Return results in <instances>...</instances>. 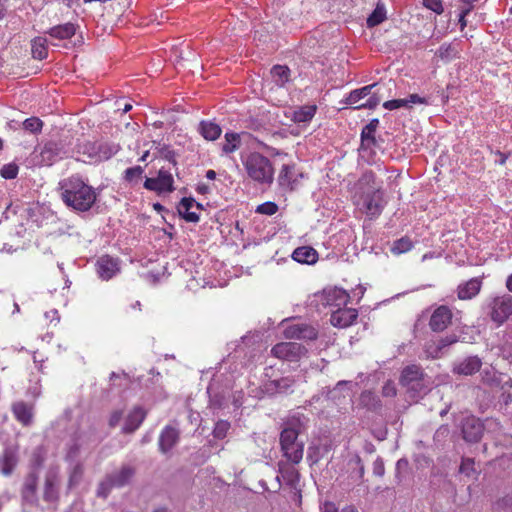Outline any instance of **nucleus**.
<instances>
[{
	"mask_svg": "<svg viewBox=\"0 0 512 512\" xmlns=\"http://www.w3.org/2000/svg\"><path fill=\"white\" fill-rule=\"evenodd\" d=\"M295 174V164H284L281 167V170L278 175V181L280 186L286 187L289 189H293V184L295 182L294 179Z\"/></svg>",
	"mask_w": 512,
	"mask_h": 512,
	"instance_id": "nucleus-29",
	"label": "nucleus"
},
{
	"mask_svg": "<svg viewBox=\"0 0 512 512\" xmlns=\"http://www.w3.org/2000/svg\"><path fill=\"white\" fill-rule=\"evenodd\" d=\"M299 431L287 427L280 433V446L283 456L293 464H299L303 459L304 443L298 441Z\"/></svg>",
	"mask_w": 512,
	"mask_h": 512,
	"instance_id": "nucleus-4",
	"label": "nucleus"
},
{
	"mask_svg": "<svg viewBox=\"0 0 512 512\" xmlns=\"http://www.w3.org/2000/svg\"><path fill=\"white\" fill-rule=\"evenodd\" d=\"M82 475H83L82 465H80V464L75 465V467L73 468V470L70 474V479H69L70 486L77 484L80 481Z\"/></svg>",
	"mask_w": 512,
	"mask_h": 512,
	"instance_id": "nucleus-48",
	"label": "nucleus"
},
{
	"mask_svg": "<svg viewBox=\"0 0 512 512\" xmlns=\"http://www.w3.org/2000/svg\"><path fill=\"white\" fill-rule=\"evenodd\" d=\"M341 512H358L357 509L352 506V505H349V506H346L344 507Z\"/></svg>",
	"mask_w": 512,
	"mask_h": 512,
	"instance_id": "nucleus-59",
	"label": "nucleus"
},
{
	"mask_svg": "<svg viewBox=\"0 0 512 512\" xmlns=\"http://www.w3.org/2000/svg\"><path fill=\"white\" fill-rule=\"evenodd\" d=\"M376 86V84H371L364 86L360 89L353 90L349 93L346 98L345 103L348 105H355L354 109H374L380 103V97L376 94H372L368 100L364 103H359L361 99L371 94L372 89Z\"/></svg>",
	"mask_w": 512,
	"mask_h": 512,
	"instance_id": "nucleus-9",
	"label": "nucleus"
},
{
	"mask_svg": "<svg viewBox=\"0 0 512 512\" xmlns=\"http://www.w3.org/2000/svg\"><path fill=\"white\" fill-rule=\"evenodd\" d=\"M96 272L98 276L108 281L120 272V260L110 255H102L96 261Z\"/></svg>",
	"mask_w": 512,
	"mask_h": 512,
	"instance_id": "nucleus-12",
	"label": "nucleus"
},
{
	"mask_svg": "<svg viewBox=\"0 0 512 512\" xmlns=\"http://www.w3.org/2000/svg\"><path fill=\"white\" fill-rule=\"evenodd\" d=\"M292 258L302 264H313L318 259V253L310 246H301L293 251Z\"/></svg>",
	"mask_w": 512,
	"mask_h": 512,
	"instance_id": "nucleus-27",
	"label": "nucleus"
},
{
	"mask_svg": "<svg viewBox=\"0 0 512 512\" xmlns=\"http://www.w3.org/2000/svg\"><path fill=\"white\" fill-rule=\"evenodd\" d=\"M61 189L64 203L74 210L86 212L96 201L94 189L77 176L65 179L61 183Z\"/></svg>",
	"mask_w": 512,
	"mask_h": 512,
	"instance_id": "nucleus-2",
	"label": "nucleus"
},
{
	"mask_svg": "<svg viewBox=\"0 0 512 512\" xmlns=\"http://www.w3.org/2000/svg\"><path fill=\"white\" fill-rule=\"evenodd\" d=\"M506 288L509 292H512V273L506 279Z\"/></svg>",
	"mask_w": 512,
	"mask_h": 512,
	"instance_id": "nucleus-58",
	"label": "nucleus"
},
{
	"mask_svg": "<svg viewBox=\"0 0 512 512\" xmlns=\"http://www.w3.org/2000/svg\"><path fill=\"white\" fill-rule=\"evenodd\" d=\"M317 107L315 105H306L293 112L292 120L296 123H307L315 116Z\"/></svg>",
	"mask_w": 512,
	"mask_h": 512,
	"instance_id": "nucleus-31",
	"label": "nucleus"
},
{
	"mask_svg": "<svg viewBox=\"0 0 512 512\" xmlns=\"http://www.w3.org/2000/svg\"><path fill=\"white\" fill-rule=\"evenodd\" d=\"M413 242L407 236H404L396 241H394L391 247V253L394 255H400L406 252H409L413 248Z\"/></svg>",
	"mask_w": 512,
	"mask_h": 512,
	"instance_id": "nucleus-38",
	"label": "nucleus"
},
{
	"mask_svg": "<svg viewBox=\"0 0 512 512\" xmlns=\"http://www.w3.org/2000/svg\"><path fill=\"white\" fill-rule=\"evenodd\" d=\"M179 440V432L176 428L166 426L159 436V449L163 453L170 451Z\"/></svg>",
	"mask_w": 512,
	"mask_h": 512,
	"instance_id": "nucleus-23",
	"label": "nucleus"
},
{
	"mask_svg": "<svg viewBox=\"0 0 512 512\" xmlns=\"http://www.w3.org/2000/svg\"><path fill=\"white\" fill-rule=\"evenodd\" d=\"M357 317L358 311L354 308H338L332 312L330 323L337 328H346L351 326Z\"/></svg>",
	"mask_w": 512,
	"mask_h": 512,
	"instance_id": "nucleus-16",
	"label": "nucleus"
},
{
	"mask_svg": "<svg viewBox=\"0 0 512 512\" xmlns=\"http://www.w3.org/2000/svg\"><path fill=\"white\" fill-rule=\"evenodd\" d=\"M482 288V279L471 278L457 287V297L460 300H470L476 297Z\"/></svg>",
	"mask_w": 512,
	"mask_h": 512,
	"instance_id": "nucleus-20",
	"label": "nucleus"
},
{
	"mask_svg": "<svg viewBox=\"0 0 512 512\" xmlns=\"http://www.w3.org/2000/svg\"><path fill=\"white\" fill-rule=\"evenodd\" d=\"M12 413L16 420L24 426H28L32 420V411L30 407L23 401L12 404Z\"/></svg>",
	"mask_w": 512,
	"mask_h": 512,
	"instance_id": "nucleus-28",
	"label": "nucleus"
},
{
	"mask_svg": "<svg viewBox=\"0 0 512 512\" xmlns=\"http://www.w3.org/2000/svg\"><path fill=\"white\" fill-rule=\"evenodd\" d=\"M323 301L326 306L340 308L346 306L350 301V295L342 288L334 287L323 291Z\"/></svg>",
	"mask_w": 512,
	"mask_h": 512,
	"instance_id": "nucleus-17",
	"label": "nucleus"
},
{
	"mask_svg": "<svg viewBox=\"0 0 512 512\" xmlns=\"http://www.w3.org/2000/svg\"><path fill=\"white\" fill-rule=\"evenodd\" d=\"M457 53L458 51L454 45L444 43L438 48L436 55L444 61H449L456 58Z\"/></svg>",
	"mask_w": 512,
	"mask_h": 512,
	"instance_id": "nucleus-39",
	"label": "nucleus"
},
{
	"mask_svg": "<svg viewBox=\"0 0 512 512\" xmlns=\"http://www.w3.org/2000/svg\"><path fill=\"white\" fill-rule=\"evenodd\" d=\"M459 470L462 474H465L468 477H473L474 475L477 474L475 469V462L471 458L462 459Z\"/></svg>",
	"mask_w": 512,
	"mask_h": 512,
	"instance_id": "nucleus-42",
	"label": "nucleus"
},
{
	"mask_svg": "<svg viewBox=\"0 0 512 512\" xmlns=\"http://www.w3.org/2000/svg\"><path fill=\"white\" fill-rule=\"evenodd\" d=\"M256 213L272 216L278 211V205L268 201L257 206Z\"/></svg>",
	"mask_w": 512,
	"mask_h": 512,
	"instance_id": "nucleus-44",
	"label": "nucleus"
},
{
	"mask_svg": "<svg viewBox=\"0 0 512 512\" xmlns=\"http://www.w3.org/2000/svg\"><path fill=\"white\" fill-rule=\"evenodd\" d=\"M483 430V424L479 419L474 417L465 419L462 425L463 437L468 442L479 441L482 437Z\"/></svg>",
	"mask_w": 512,
	"mask_h": 512,
	"instance_id": "nucleus-19",
	"label": "nucleus"
},
{
	"mask_svg": "<svg viewBox=\"0 0 512 512\" xmlns=\"http://www.w3.org/2000/svg\"><path fill=\"white\" fill-rule=\"evenodd\" d=\"M18 169L19 168L15 163L5 164L0 170V175L4 179H8V180L15 179L18 174Z\"/></svg>",
	"mask_w": 512,
	"mask_h": 512,
	"instance_id": "nucleus-45",
	"label": "nucleus"
},
{
	"mask_svg": "<svg viewBox=\"0 0 512 512\" xmlns=\"http://www.w3.org/2000/svg\"><path fill=\"white\" fill-rule=\"evenodd\" d=\"M121 419H122V412H120V411L113 412L110 417V420H109L110 426L115 427L116 425H118V423L120 422Z\"/></svg>",
	"mask_w": 512,
	"mask_h": 512,
	"instance_id": "nucleus-53",
	"label": "nucleus"
},
{
	"mask_svg": "<svg viewBox=\"0 0 512 512\" xmlns=\"http://www.w3.org/2000/svg\"><path fill=\"white\" fill-rule=\"evenodd\" d=\"M307 353V348L297 342H279L271 348L273 357L287 362H299Z\"/></svg>",
	"mask_w": 512,
	"mask_h": 512,
	"instance_id": "nucleus-7",
	"label": "nucleus"
},
{
	"mask_svg": "<svg viewBox=\"0 0 512 512\" xmlns=\"http://www.w3.org/2000/svg\"><path fill=\"white\" fill-rule=\"evenodd\" d=\"M173 183L174 180L171 173L164 169H160L157 177L146 178L144 187L147 190L155 191L158 193L171 192L174 189Z\"/></svg>",
	"mask_w": 512,
	"mask_h": 512,
	"instance_id": "nucleus-13",
	"label": "nucleus"
},
{
	"mask_svg": "<svg viewBox=\"0 0 512 512\" xmlns=\"http://www.w3.org/2000/svg\"><path fill=\"white\" fill-rule=\"evenodd\" d=\"M18 464V448L8 446L0 455V473L10 476Z\"/></svg>",
	"mask_w": 512,
	"mask_h": 512,
	"instance_id": "nucleus-18",
	"label": "nucleus"
},
{
	"mask_svg": "<svg viewBox=\"0 0 512 512\" xmlns=\"http://www.w3.org/2000/svg\"><path fill=\"white\" fill-rule=\"evenodd\" d=\"M360 402L370 410H378L382 403L379 397L372 391H363L360 395Z\"/></svg>",
	"mask_w": 512,
	"mask_h": 512,
	"instance_id": "nucleus-35",
	"label": "nucleus"
},
{
	"mask_svg": "<svg viewBox=\"0 0 512 512\" xmlns=\"http://www.w3.org/2000/svg\"><path fill=\"white\" fill-rule=\"evenodd\" d=\"M225 143L222 146V151L225 154L235 152L241 145V134L236 132H226L224 135Z\"/></svg>",
	"mask_w": 512,
	"mask_h": 512,
	"instance_id": "nucleus-33",
	"label": "nucleus"
},
{
	"mask_svg": "<svg viewBox=\"0 0 512 512\" xmlns=\"http://www.w3.org/2000/svg\"><path fill=\"white\" fill-rule=\"evenodd\" d=\"M23 127L25 130L32 132V117L24 120Z\"/></svg>",
	"mask_w": 512,
	"mask_h": 512,
	"instance_id": "nucleus-57",
	"label": "nucleus"
},
{
	"mask_svg": "<svg viewBox=\"0 0 512 512\" xmlns=\"http://www.w3.org/2000/svg\"><path fill=\"white\" fill-rule=\"evenodd\" d=\"M321 512H338V508L333 502H325L321 507Z\"/></svg>",
	"mask_w": 512,
	"mask_h": 512,
	"instance_id": "nucleus-54",
	"label": "nucleus"
},
{
	"mask_svg": "<svg viewBox=\"0 0 512 512\" xmlns=\"http://www.w3.org/2000/svg\"><path fill=\"white\" fill-rule=\"evenodd\" d=\"M458 341L457 336L449 335L438 340H429L424 345V353L427 358L438 359L442 357L443 350Z\"/></svg>",
	"mask_w": 512,
	"mask_h": 512,
	"instance_id": "nucleus-14",
	"label": "nucleus"
},
{
	"mask_svg": "<svg viewBox=\"0 0 512 512\" xmlns=\"http://www.w3.org/2000/svg\"><path fill=\"white\" fill-rule=\"evenodd\" d=\"M144 170L141 166H134L127 168L124 172V179L125 181L132 183L134 181H137L141 178Z\"/></svg>",
	"mask_w": 512,
	"mask_h": 512,
	"instance_id": "nucleus-41",
	"label": "nucleus"
},
{
	"mask_svg": "<svg viewBox=\"0 0 512 512\" xmlns=\"http://www.w3.org/2000/svg\"><path fill=\"white\" fill-rule=\"evenodd\" d=\"M495 154L499 157V160L497 161V163L501 166L505 165L506 164V161L507 159L509 158L510 154L509 153H503L499 150H497L495 152Z\"/></svg>",
	"mask_w": 512,
	"mask_h": 512,
	"instance_id": "nucleus-55",
	"label": "nucleus"
},
{
	"mask_svg": "<svg viewBox=\"0 0 512 512\" xmlns=\"http://www.w3.org/2000/svg\"><path fill=\"white\" fill-rule=\"evenodd\" d=\"M32 497V473H29L22 489V499L25 503H30Z\"/></svg>",
	"mask_w": 512,
	"mask_h": 512,
	"instance_id": "nucleus-46",
	"label": "nucleus"
},
{
	"mask_svg": "<svg viewBox=\"0 0 512 512\" xmlns=\"http://www.w3.org/2000/svg\"><path fill=\"white\" fill-rule=\"evenodd\" d=\"M386 20V10L383 4L377 3L374 11L367 18V26L369 28L375 27Z\"/></svg>",
	"mask_w": 512,
	"mask_h": 512,
	"instance_id": "nucleus-36",
	"label": "nucleus"
},
{
	"mask_svg": "<svg viewBox=\"0 0 512 512\" xmlns=\"http://www.w3.org/2000/svg\"><path fill=\"white\" fill-rule=\"evenodd\" d=\"M55 490H54V484L51 480L46 481V491H45V497L47 499H54L55 498Z\"/></svg>",
	"mask_w": 512,
	"mask_h": 512,
	"instance_id": "nucleus-52",
	"label": "nucleus"
},
{
	"mask_svg": "<svg viewBox=\"0 0 512 512\" xmlns=\"http://www.w3.org/2000/svg\"><path fill=\"white\" fill-rule=\"evenodd\" d=\"M145 418L146 411H144L141 407L133 408L125 420L123 431L125 433L134 432L140 427Z\"/></svg>",
	"mask_w": 512,
	"mask_h": 512,
	"instance_id": "nucleus-24",
	"label": "nucleus"
},
{
	"mask_svg": "<svg viewBox=\"0 0 512 512\" xmlns=\"http://www.w3.org/2000/svg\"><path fill=\"white\" fill-rule=\"evenodd\" d=\"M295 384V379L290 376L281 377L275 380H268L264 383V390L268 394L288 393Z\"/></svg>",
	"mask_w": 512,
	"mask_h": 512,
	"instance_id": "nucleus-21",
	"label": "nucleus"
},
{
	"mask_svg": "<svg viewBox=\"0 0 512 512\" xmlns=\"http://www.w3.org/2000/svg\"><path fill=\"white\" fill-rule=\"evenodd\" d=\"M488 308L490 319L500 326L512 316V296L505 294L493 297L489 300Z\"/></svg>",
	"mask_w": 512,
	"mask_h": 512,
	"instance_id": "nucleus-6",
	"label": "nucleus"
},
{
	"mask_svg": "<svg viewBox=\"0 0 512 512\" xmlns=\"http://www.w3.org/2000/svg\"><path fill=\"white\" fill-rule=\"evenodd\" d=\"M385 472L384 463L382 459L378 458L373 463V473L376 476H383Z\"/></svg>",
	"mask_w": 512,
	"mask_h": 512,
	"instance_id": "nucleus-51",
	"label": "nucleus"
},
{
	"mask_svg": "<svg viewBox=\"0 0 512 512\" xmlns=\"http://www.w3.org/2000/svg\"><path fill=\"white\" fill-rule=\"evenodd\" d=\"M270 73L278 86H284L290 79V69L285 65L273 66Z\"/></svg>",
	"mask_w": 512,
	"mask_h": 512,
	"instance_id": "nucleus-34",
	"label": "nucleus"
},
{
	"mask_svg": "<svg viewBox=\"0 0 512 512\" xmlns=\"http://www.w3.org/2000/svg\"><path fill=\"white\" fill-rule=\"evenodd\" d=\"M411 104H428L426 98L417 94H411L407 99H393L383 103V107L387 110H395L403 107H411Z\"/></svg>",
	"mask_w": 512,
	"mask_h": 512,
	"instance_id": "nucleus-25",
	"label": "nucleus"
},
{
	"mask_svg": "<svg viewBox=\"0 0 512 512\" xmlns=\"http://www.w3.org/2000/svg\"><path fill=\"white\" fill-rule=\"evenodd\" d=\"M42 127L43 122L39 118L34 117V133L41 131Z\"/></svg>",
	"mask_w": 512,
	"mask_h": 512,
	"instance_id": "nucleus-56",
	"label": "nucleus"
},
{
	"mask_svg": "<svg viewBox=\"0 0 512 512\" xmlns=\"http://www.w3.org/2000/svg\"><path fill=\"white\" fill-rule=\"evenodd\" d=\"M230 429V423L225 420H220L215 424L213 429V436L218 439L226 437L228 430Z\"/></svg>",
	"mask_w": 512,
	"mask_h": 512,
	"instance_id": "nucleus-43",
	"label": "nucleus"
},
{
	"mask_svg": "<svg viewBox=\"0 0 512 512\" xmlns=\"http://www.w3.org/2000/svg\"><path fill=\"white\" fill-rule=\"evenodd\" d=\"M198 132L205 140L214 141L220 137L222 129L215 122L202 120L198 125Z\"/></svg>",
	"mask_w": 512,
	"mask_h": 512,
	"instance_id": "nucleus-26",
	"label": "nucleus"
},
{
	"mask_svg": "<svg viewBox=\"0 0 512 512\" xmlns=\"http://www.w3.org/2000/svg\"><path fill=\"white\" fill-rule=\"evenodd\" d=\"M57 156H58V154L56 151V146L51 143L47 144V145H45V147L42 149V151L40 153V158H41L40 163L42 165L50 166L54 163V161H56Z\"/></svg>",
	"mask_w": 512,
	"mask_h": 512,
	"instance_id": "nucleus-37",
	"label": "nucleus"
},
{
	"mask_svg": "<svg viewBox=\"0 0 512 512\" xmlns=\"http://www.w3.org/2000/svg\"><path fill=\"white\" fill-rule=\"evenodd\" d=\"M482 361L477 356H470L454 366L453 372L458 375L470 376L480 370Z\"/></svg>",
	"mask_w": 512,
	"mask_h": 512,
	"instance_id": "nucleus-22",
	"label": "nucleus"
},
{
	"mask_svg": "<svg viewBox=\"0 0 512 512\" xmlns=\"http://www.w3.org/2000/svg\"><path fill=\"white\" fill-rule=\"evenodd\" d=\"M154 512H170V511L167 508L160 507V508L155 509Z\"/></svg>",
	"mask_w": 512,
	"mask_h": 512,
	"instance_id": "nucleus-64",
	"label": "nucleus"
},
{
	"mask_svg": "<svg viewBox=\"0 0 512 512\" xmlns=\"http://www.w3.org/2000/svg\"><path fill=\"white\" fill-rule=\"evenodd\" d=\"M135 474V469L131 466L125 465L118 472L112 473L107 476L98 490V495L106 497L108 492L113 487H123L130 482Z\"/></svg>",
	"mask_w": 512,
	"mask_h": 512,
	"instance_id": "nucleus-8",
	"label": "nucleus"
},
{
	"mask_svg": "<svg viewBox=\"0 0 512 512\" xmlns=\"http://www.w3.org/2000/svg\"><path fill=\"white\" fill-rule=\"evenodd\" d=\"M462 2V7H467L469 5L474 6L473 4L477 2L478 0H460Z\"/></svg>",
	"mask_w": 512,
	"mask_h": 512,
	"instance_id": "nucleus-61",
	"label": "nucleus"
},
{
	"mask_svg": "<svg viewBox=\"0 0 512 512\" xmlns=\"http://www.w3.org/2000/svg\"><path fill=\"white\" fill-rule=\"evenodd\" d=\"M241 162L247 176L258 184H271L274 180L272 162L260 152L252 151L241 155Z\"/></svg>",
	"mask_w": 512,
	"mask_h": 512,
	"instance_id": "nucleus-3",
	"label": "nucleus"
},
{
	"mask_svg": "<svg viewBox=\"0 0 512 512\" xmlns=\"http://www.w3.org/2000/svg\"><path fill=\"white\" fill-rule=\"evenodd\" d=\"M452 319V309L447 305H439L433 310L428 325L433 332L439 333L451 325Z\"/></svg>",
	"mask_w": 512,
	"mask_h": 512,
	"instance_id": "nucleus-11",
	"label": "nucleus"
},
{
	"mask_svg": "<svg viewBox=\"0 0 512 512\" xmlns=\"http://www.w3.org/2000/svg\"><path fill=\"white\" fill-rule=\"evenodd\" d=\"M6 7L4 3L0 0V19H2L5 15Z\"/></svg>",
	"mask_w": 512,
	"mask_h": 512,
	"instance_id": "nucleus-62",
	"label": "nucleus"
},
{
	"mask_svg": "<svg viewBox=\"0 0 512 512\" xmlns=\"http://www.w3.org/2000/svg\"><path fill=\"white\" fill-rule=\"evenodd\" d=\"M76 33V27L73 23H65L50 29V35L58 39H69Z\"/></svg>",
	"mask_w": 512,
	"mask_h": 512,
	"instance_id": "nucleus-32",
	"label": "nucleus"
},
{
	"mask_svg": "<svg viewBox=\"0 0 512 512\" xmlns=\"http://www.w3.org/2000/svg\"><path fill=\"white\" fill-rule=\"evenodd\" d=\"M397 389L392 381H387L382 387V395L384 397H395Z\"/></svg>",
	"mask_w": 512,
	"mask_h": 512,
	"instance_id": "nucleus-49",
	"label": "nucleus"
},
{
	"mask_svg": "<svg viewBox=\"0 0 512 512\" xmlns=\"http://www.w3.org/2000/svg\"><path fill=\"white\" fill-rule=\"evenodd\" d=\"M206 177L210 180H213L216 178V172L214 170H208L206 172Z\"/></svg>",
	"mask_w": 512,
	"mask_h": 512,
	"instance_id": "nucleus-60",
	"label": "nucleus"
},
{
	"mask_svg": "<svg viewBox=\"0 0 512 512\" xmlns=\"http://www.w3.org/2000/svg\"><path fill=\"white\" fill-rule=\"evenodd\" d=\"M202 204L195 201L192 197H184L177 206L179 215L187 222L197 223L199 215L197 210H202Z\"/></svg>",
	"mask_w": 512,
	"mask_h": 512,
	"instance_id": "nucleus-15",
	"label": "nucleus"
},
{
	"mask_svg": "<svg viewBox=\"0 0 512 512\" xmlns=\"http://www.w3.org/2000/svg\"><path fill=\"white\" fill-rule=\"evenodd\" d=\"M197 191L201 194H205L208 191V187L205 185L198 186Z\"/></svg>",
	"mask_w": 512,
	"mask_h": 512,
	"instance_id": "nucleus-63",
	"label": "nucleus"
},
{
	"mask_svg": "<svg viewBox=\"0 0 512 512\" xmlns=\"http://www.w3.org/2000/svg\"><path fill=\"white\" fill-rule=\"evenodd\" d=\"M47 55L46 39L42 37L34 38V59L43 60Z\"/></svg>",
	"mask_w": 512,
	"mask_h": 512,
	"instance_id": "nucleus-40",
	"label": "nucleus"
},
{
	"mask_svg": "<svg viewBox=\"0 0 512 512\" xmlns=\"http://www.w3.org/2000/svg\"><path fill=\"white\" fill-rule=\"evenodd\" d=\"M424 372L421 366H406L401 373L400 384L409 390L420 392L424 389Z\"/></svg>",
	"mask_w": 512,
	"mask_h": 512,
	"instance_id": "nucleus-10",
	"label": "nucleus"
},
{
	"mask_svg": "<svg viewBox=\"0 0 512 512\" xmlns=\"http://www.w3.org/2000/svg\"><path fill=\"white\" fill-rule=\"evenodd\" d=\"M282 326L285 339L314 341L318 338V330L311 324L285 319L282 321Z\"/></svg>",
	"mask_w": 512,
	"mask_h": 512,
	"instance_id": "nucleus-5",
	"label": "nucleus"
},
{
	"mask_svg": "<svg viewBox=\"0 0 512 512\" xmlns=\"http://www.w3.org/2000/svg\"><path fill=\"white\" fill-rule=\"evenodd\" d=\"M474 6L469 5L467 7H461L460 13H459V24L461 30H463L467 26L466 16L472 11Z\"/></svg>",
	"mask_w": 512,
	"mask_h": 512,
	"instance_id": "nucleus-50",
	"label": "nucleus"
},
{
	"mask_svg": "<svg viewBox=\"0 0 512 512\" xmlns=\"http://www.w3.org/2000/svg\"><path fill=\"white\" fill-rule=\"evenodd\" d=\"M379 125L378 119H372L361 132V142L363 146H374L376 144L375 132Z\"/></svg>",
	"mask_w": 512,
	"mask_h": 512,
	"instance_id": "nucleus-30",
	"label": "nucleus"
},
{
	"mask_svg": "<svg viewBox=\"0 0 512 512\" xmlns=\"http://www.w3.org/2000/svg\"><path fill=\"white\" fill-rule=\"evenodd\" d=\"M352 202L356 211L370 221L378 219L383 213L387 206L385 191L372 170L365 171L356 182Z\"/></svg>",
	"mask_w": 512,
	"mask_h": 512,
	"instance_id": "nucleus-1",
	"label": "nucleus"
},
{
	"mask_svg": "<svg viewBox=\"0 0 512 512\" xmlns=\"http://www.w3.org/2000/svg\"><path fill=\"white\" fill-rule=\"evenodd\" d=\"M423 5L437 14H442L444 11L442 0H423Z\"/></svg>",
	"mask_w": 512,
	"mask_h": 512,
	"instance_id": "nucleus-47",
	"label": "nucleus"
}]
</instances>
